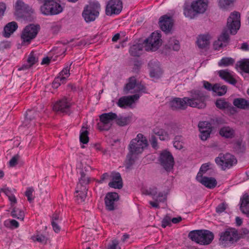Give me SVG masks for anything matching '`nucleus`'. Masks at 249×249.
Wrapping results in <instances>:
<instances>
[{
  "mask_svg": "<svg viewBox=\"0 0 249 249\" xmlns=\"http://www.w3.org/2000/svg\"><path fill=\"white\" fill-rule=\"evenodd\" d=\"M200 138L203 141L206 140L208 137H209L210 134L212 132V130H204L203 131H200Z\"/></svg>",
  "mask_w": 249,
  "mask_h": 249,
  "instance_id": "53",
  "label": "nucleus"
},
{
  "mask_svg": "<svg viewBox=\"0 0 249 249\" xmlns=\"http://www.w3.org/2000/svg\"><path fill=\"white\" fill-rule=\"evenodd\" d=\"M40 11L45 15H54L62 12L63 7L57 0H51L41 6Z\"/></svg>",
  "mask_w": 249,
  "mask_h": 249,
  "instance_id": "8",
  "label": "nucleus"
},
{
  "mask_svg": "<svg viewBox=\"0 0 249 249\" xmlns=\"http://www.w3.org/2000/svg\"><path fill=\"white\" fill-rule=\"evenodd\" d=\"M31 239L33 241L38 242L42 244H46L47 242V238L42 234L32 236Z\"/></svg>",
  "mask_w": 249,
  "mask_h": 249,
  "instance_id": "43",
  "label": "nucleus"
},
{
  "mask_svg": "<svg viewBox=\"0 0 249 249\" xmlns=\"http://www.w3.org/2000/svg\"><path fill=\"white\" fill-rule=\"evenodd\" d=\"M39 29L40 27L38 25L30 24L26 26L21 36L22 43H30L31 41L36 37Z\"/></svg>",
  "mask_w": 249,
  "mask_h": 249,
  "instance_id": "11",
  "label": "nucleus"
},
{
  "mask_svg": "<svg viewBox=\"0 0 249 249\" xmlns=\"http://www.w3.org/2000/svg\"><path fill=\"white\" fill-rule=\"evenodd\" d=\"M161 35L158 32L153 33L150 36L146 39L143 44H136L132 45L130 49V54L134 56H139L142 54L143 47L147 51H156L161 44Z\"/></svg>",
  "mask_w": 249,
  "mask_h": 249,
  "instance_id": "2",
  "label": "nucleus"
},
{
  "mask_svg": "<svg viewBox=\"0 0 249 249\" xmlns=\"http://www.w3.org/2000/svg\"><path fill=\"white\" fill-rule=\"evenodd\" d=\"M239 67L244 72L249 73V60H246L240 62Z\"/></svg>",
  "mask_w": 249,
  "mask_h": 249,
  "instance_id": "50",
  "label": "nucleus"
},
{
  "mask_svg": "<svg viewBox=\"0 0 249 249\" xmlns=\"http://www.w3.org/2000/svg\"><path fill=\"white\" fill-rule=\"evenodd\" d=\"M101 6L98 2L90 3L84 8L82 13L83 17L87 22H90L95 20L99 15Z\"/></svg>",
  "mask_w": 249,
  "mask_h": 249,
  "instance_id": "6",
  "label": "nucleus"
},
{
  "mask_svg": "<svg viewBox=\"0 0 249 249\" xmlns=\"http://www.w3.org/2000/svg\"><path fill=\"white\" fill-rule=\"evenodd\" d=\"M119 199V195L116 193H108L107 194L105 201L106 207L108 211H113L115 209V202Z\"/></svg>",
  "mask_w": 249,
  "mask_h": 249,
  "instance_id": "17",
  "label": "nucleus"
},
{
  "mask_svg": "<svg viewBox=\"0 0 249 249\" xmlns=\"http://www.w3.org/2000/svg\"><path fill=\"white\" fill-rule=\"evenodd\" d=\"M61 83H62V79L58 76L53 82V87L57 89L60 85Z\"/></svg>",
  "mask_w": 249,
  "mask_h": 249,
  "instance_id": "56",
  "label": "nucleus"
},
{
  "mask_svg": "<svg viewBox=\"0 0 249 249\" xmlns=\"http://www.w3.org/2000/svg\"><path fill=\"white\" fill-rule=\"evenodd\" d=\"M147 146L146 139L142 134L139 133L136 138L131 141L128 146V150L130 152L138 155L142 153Z\"/></svg>",
  "mask_w": 249,
  "mask_h": 249,
  "instance_id": "7",
  "label": "nucleus"
},
{
  "mask_svg": "<svg viewBox=\"0 0 249 249\" xmlns=\"http://www.w3.org/2000/svg\"><path fill=\"white\" fill-rule=\"evenodd\" d=\"M171 218L170 216L169 215H166L162 220V227L165 228L166 226H171Z\"/></svg>",
  "mask_w": 249,
  "mask_h": 249,
  "instance_id": "51",
  "label": "nucleus"
},
{
  "mask_svg": "<svg viewBox=\"0 0 249 249\" xmlns=\"http://www.w3.org/2000/svg\"><path fill=\"white\" fill-rule=\"evenodd\" d=\"M219 243L224 247L228 244H232L237 242L241 236L237 230L235 228H227L224 231L219 233Z\"/></svg>",
  "mask_w": 249,
  "mask_h": 249,
  "instance_id": "4",
  "label": "nucleus"
},
{
  "mask_svg": "<svg viewBox=\"0 0 249 249\" xmlns=\"http://www.w3.org/2000/svg\"><path fill=\"white\" fill-rule=\"evenodd\" d=\"M187 97L183 98H175L170 102V106L172 109L174 110H184L188 106Z\"/></svg>",
  "mask_w": 249,
  "mask_h": 249,
  "instance_id": "16",
  "label": "nucleus"
},
{
  "mask_svg": "<svg viewBox=\"0 0 249 249\" xmlns=\"http://www.w3.org/2000/svg\"><path fill=\"white\" fill-rule=\"evenodd\" d=\"M170 48L172 49L173 50L178 51L180 49V45L178 40L174 39H171L169 41Z\"/></svg>",
  "mask_w": 249,
  "mask_h": 249,
  "instance_id": "48",
  "label": "nucleus"
},
{
  "mask_svg": "<svg viewBox=\"0 0 249 249\" xmlns=\"http://www.w3.org/2000/svg\"><path fill=\"white\" fill-rule=\"evenodd\" d=\"M160 161L165 170L167 171H170L173 168L174 164V160L171 153L167 151H162L160 156Z\"/></svg>",
  "mask_w": 249,
  "mask_h": 249,
  "instance_id": "13",
  "label": "nucleus"
},
{
  "mask_svg": "<svg viewBox=\"0 0 249 249\" xmlns=\"http://www.w3.org/2000/svg\"><path fill=\"white\" fill-rule=\"evenodd\" d=\"M90 182V178L84 172H81V178L76 188L75 193L78 203L84 201L87 194V185Z\"/></svg>",
  "mask_w": 249,
  "mask_h": 249,
  "instance_id": "5",
  "label": "nucleus"
},
{
  "mask_svg": "<svg viewBox=\"0 0 249 249\" xmlns=\"http://www.w3.org/2000/svg\"><path fill=\"white\" fill-rule=\"evenodd\" d=\"M174 146L177 149H181L183 147L182 138L180 136H177L175 137Z\"/></svg>",
  "mask_w": 249,
  "mask_h": 249,
  "instance_id": "44",
  "label": "nucleus"
},
{
  "mask_svg": "<svg viewBox=\"0 0 249 249\" xmlns=\"http://www.w3.org/2000/svg\"><path fill=\"white\" fill-rule=\"evenodd\" d=\"M183 13L186 17L190 19L194 18L198 15L195 9L191 7V5L190 6L189 5H186L184 7Z\"/></svg>",
  "mask_w": 249,
  "mask_h": 249,
  "instance_id": "35",
  "label": "nucleus"
},
{
  "mask_svg": "<svg viewBox=\"0 0 249 249\" xmlns=\"http://www.w3.org/2000/svg\"><path fill=\"white\" fill-rule=\"evenodd\" d=\"M198 127L200 131H204V130H212V125L208 122L204 121L199 122L198 124Z\"/></svg>",
  "mask_w": 249,
  "mask_h": 249,
  "instance_id": "46",
  "label": "nucleus"
},
{
  "mask_svg": "<svg viewBox=\"0 0 249 249\" xmlns=\"http://www.w3.org/2000/svg\"><path fill=\"white\" fill-rule=\"evenodd\" d=\"M110 187L115 189H121L123 187V181L119 173L112 174V181L108 183Z\"/></svg>",
  "mask_w": 249,
  "mask_h": 249,
  "instance_id": "25",
  "label": "nucleus"
},
{
  "mask_svg": "<svg viewBox=\"0 0 249 249\" xmlns=\"http://www.w3.org/2000/svg\"><path fill=\"white\" fill-rule=\"evenodd\" d=\"M72 63L69 66H66L64 68L62 71L59 73L58 76L62 79V83H65L67 78H68L70 75V67Z\"/></svg>",
  "mask_w": 249,
  "mask_h": 249,
  "instance_id": "39",
  "label": "nucleus"
},
{
  "mask_svg": "<svg viewBox=\"0 0 249 249\" xmlns=\"http://www.w3.org/2000/svg\"><path fill=\"white\" fill-rule=\"evenodd\" d=\"M210 36L209 35H201L197 40V44L199 48H204L209 44Z\"/></svg>",
  "mask_w": 249,
  "mask_h": 249,
  "instance_id": "33",
  "label": "nucleus"
},
{
  "mask_svg": "<svg viewBox=\"0 0 249 249\" xmlns=\"http://www.w3.org/2000/svg\"><path fill=\"white\" fill-rule=\"evenodd\" d=\"M159 25L161 29L166 33H169L173 25V21L171 17L164 15L160 17Z\"/></svg>",
  "mask_w": 249,
  "mask_h": 249,
  "instance_id": "19",
  "label": "nucleus"
},
{
  "mask_svg": "<svg viewBox=\"0 0 249 249\" xmlns=\"http://www.w3.org/2000/svg\"><path fill=\"white\" fill-rule=\"evenodd\" d=\"M71 105V103L67 100V99L63 98L54 104L53 109L56 112L68 113Z\"/></svg>",
  "mask_w": 249,
  "mask_h": 249,
  "instance_id": "15",
  "label": "nucleus"
},
{
  "mask_svg": "<svg viewBox=\"0 0 249 249\" xmlns=\"http://www.w3.org/2000/svg\"><path fill=\"white\" fill-rule=\"evenodd\" d=\"M37 62V59L34 56L33 53H31L29 55L27 63L32 67Z\"/></svg>",
  "mask_w": 249,
  "mask_h": 249,
  "instance_id": "55",
  "label": "nucleus"
},
{
  "mask_svg": "<svg viewBox=\"0 0 249 249\" xmlns=\"http://www.w3.org/2000/svg\"><path fill=\"white\" fill-rule=\"evenodd\" d=\"M241 211L249 218V196L244 194L240 198Z\"/></svg>",
  "mask_w": 249,
  "mask_h": 249,
  "instance_id": "26",
  "label": "nucleus"
},
{
  "mask_svg": "<svg viewBox=\"0 0 249 249\" xmlns=\"http://www.w3.org/2000/svg\"><path fill=\"white\" fill-rule=\"evenodd\" d=\"M234 0H219V6L222 9H225L233 2Z\"/></svg>",
  "mask_w": 249,
  "mask_h": 249,
  "instance_id": "49",
  "label": "nucleus"
},
{
  "mask_svg": "<svg viewBox=\"0 0 249 249\" xmlns=\"http://www.w3.org/2000/svg\"><path fill=\"white\" fill-rule=\"evenodd\" d=\"M18 28V24L15 21L8 23L4 28L3 36L9 37Z\"/></svg>",
  "mask_w": 249,
  "mask_h": 249,
  "instance_id": "29",
  "label": "nucleus"
},
{
  "mask_svg": "<svg viewBox=\"0 0 249 249\" xmlns=\"http://www.w3.org/2000/svg\"><path fill=\"white\" fill-rule=\"evenodd\" d=\"M196 179L205 187L212 189L217 185V181L214 178L203 177L201 173H198L196 177Z\"/></svg>",
  "mask_w": 249,
  "mask_h": 249,
  "instance_id": "18",
  "label": "nucleus"
},
{
  "mask_svg": "<svg viewBox=\"0 0 249 249\" xmlns=\"http://www.w3.org/2000/svg\"><path fill=\"white\" fill-rule=\"evenodd\" d=\"M52 225L54 232L58 233L60 231L61 228L57 222L52 221Z\"/></svg>",
  "mask_w": 249,
  "mask_h": 249,
  "instance_id": "61",
  "label": "nucleus"
},
{
  "mask_svg": "<svg viewBox=\"0 0 249 249\" xmlns=\"http://www.w3.org/2000/svg\"><path fill=\"white\" fill-rule=\"evenodd\" d=\"M37 112L34 109H29L27 111L25 114V119L23 122V125L24 126H28L34 120L36 119Z\"/></svg>",
  "mask_w": 249,
  "mask_h": 249,
  "instance_id": "28",
  "label": "nucleus"
},
{
  "mask_svg": "<svg viewBox=\"0 0 249 249\" xmlns=\"http://www.w3.org/2000/svg\"><path fill=\"white\" fill-rule=\"evenodd\" d=\"M190 97L188 100V106L192 107L204 108L206 106V95L204 91L198 89H193L189 92Z\"/></svg>",
  "mask_w": 249,
  "mask_h": 249,
  "instance_id": "3",
  "label": "nucleus"
},
{
  "mask_svg": "<svg viewBox=\"0 0 249 249\" xmlns=\"http://www.w3.org/2000/svg\"><path fill=\"white\" fill-rule=\"evenodd\" d=\"M136 155H137V154L131 153L129 151L125 161V166L127 169H130L134 164L137 159Z\"/></svg>",
  "mask_w": 249,
  "mask_h": 249,
  "instance_id": "34",
  "label": "nucleus"
},
{
  "mask_svg": "<svg viewBox=\"0 0 249 249\" xmlns=\"http://www.w3.org/2000/svg\"><path fill=\"white\" fill-rule=\"evenodd\" d=\"M232 72L228 69L220 70L218 74L220 77L231 85H235L237 80L234 78Z\"/></svg>",
  "mask_w": 249,
  "mask_h": 249,
  "instance_id": "23",
  "label": "nucleus"
},
{
  "mask_svg": "<svg viewBox=\"0 0 249 249\" xmlns=\"http://www.w3.org/2000/svg\"><path fill=\"white\" fill-rule=\"evenodd\" d=\"M11 46V43L9 41H3L0 43V49H5L9 48Z\"/></svg>",
  "mask_w": 249,
  "mask_h": 249,
  "instance_id": "62",
  "label": "nucleus"
},
{
  "mask_svg": "<svg viewBox=\"0 0 249 249\" xmlns=\"http://www.w3.org/2000/svg\"><path fill=\"white\" fill-rule=\"evenodd\" d=\"M240 15L237 12L231 13L227 19V27L223 30L217 40L213 43L215 50H220L227 45L229 40V34L235 35L240 27Z\"/></svg>",
  "mask_w": 249,
  "mask_h": 249,
  "instance_id": "1",
  "label": "nucleus"
},
{
  "mask_svg": "<svg viewBox=\"0 0 249 249\" xmlns=\"http://www.w3.org/2000/svg\"><path fill=\"white\" fill-rule=\"evenodd\" d=\"M216 107L220 109H230L234 110V108L231 106V105L227 102L224 99H217L215 102Z\"/></svg>",
  "mask_w": 249,
  "mask_h": 249,
  "instance_id": "31",
  "label": "nucleus"
},
{
  "mask_svg": "<svg viewBox=\"0 0 249 249\" xmlns=\"http://www.w3.org/2000/svg\"><path fill=\"white\" fill-rule=\"evenodd\" d=\"M215 161L223 170H226L232 167L237 163V160L234 156L230 154H220L215 158Z\"/></svg>",
  "mask_w": 249,
  "mask_h": 249,
  "instance_id": "9",
  "label": "nucleus"
},
{
  "mask_svg": "<svg viewBox=\"0 0 249 249\" xmlns=\"http://www.w3.org/2000/svg\"><path fill=\"white\" fill-rule=\"evenodd\" d=\"M116 124L121 126L126 125L128 124L129 119L128 117H118L115 119Z\"/></svg>",
  "mask_w": 249,
  "mask_h": 249,
  "instance_id": "47",
  "label": "nucleus"
},
{
  "mask_svg": "<svg viewBox=\"0 0 249 249\" xmlns=\"http://www.w3.org/2000/svg\"><path fill=\"white\" fill-rule=\"evenodd\" d=\"M226 209V205L224 203H221L216 208V212L217 213L223 212Z\"/></svg>",
  "mask_w": 249,
  "mask_h": 249,
  "instance_id": "59",
  "label": "nucleus"
},
{
  "mask_svg": "<svg viewBox=\"0 0 249 249\" xmlns=\"http://www.w3.org/2000/svg\"><path fill=\"white\" fill-rule=\"evenodd\" d=\"M209 165H210L209 163H205L202 164L198 173H201V175L203 176V174L205 173L206 171L209 169Z\"/></svg>",
  "mask_w": 249,
  "mask_h": 249,
  "instance_id": "58",
  "label": "nucleus"
},
{
  "mask_svg": "<svg viewBox=\"0 0 249 249\" xmlns=\"http://www.w3.org/2000/svg\"><path fill=\"white\" fill-rule=\"evenodd\" d=\"M233 104L237 107L243 109H249V101L243 98H236L233 100Z\"/></svg>",
  "mask_w": 249,
  "mask_h": 249,
  "instance_id": "32",
  "label": "nucleus"
},
{
  "mask_svg": "<svg viewBox=\"0 0 249 249\" xmlns=\"http://www.w3.org/2000/svg\"><path fill=\"white\" fill-rule=\"evenodd\" d=\"M87 129V126L83 125L80 130V141L83 144H86L89 141V137L88 136L89 132Z\"/></svg>",
  "mask_w": 249,
  "mask_h": 249,
  "instance_id": "36",
  "label": "nucleus"
},
{
  "mask_svg": "<svg viewBox=\"0 0 249 249\" xmlns=\"http://www.w3.org/2000/svg\"><path fill=\"white\" fill-rule=\"evenodd\" d=\"M33 192L34 189L33 188H28L25 193V195L27 197L28 200L30 202H31L34 199V197H33Z\"/></svg>",
  "mask_w": 249,
  "mask_h": 249,
  "instance_id": "52",
  "label": "nucleus"
},
{
  "mask_svg": "<svg viewBox=\"0 0 249 249\" xmlns=\"http://www.w3.org/2000/svg\"><path fill=\"white\" fill-rule=\"evenodd\" d=\"M219 134L226 138H232L235 135V130L230 126H224L220 129Z\"/></svg>",
  "mask_w": 249,
  "mask_h": 249,
  "instance_id": "30",
  "label": "nucleus"
},
{
  "mask_svg": "<svg viewBox=\"0 0 249 249\" xmlns=\"http://www.w3.org/2000/svg\"><path fill=\"white\" fill-rule=\"evenodd\" d=\"M234 150L237 153H243L245 150L244 144L240 141H236L233 144Z\"/></svg>",
  "mask_w": 249,
  "mask_h": 249,
  "instance_id": "42",
  "label": "nucleus"
},
{
  "mask_svg": "<svg viewBox=\"0 0 249 249\" xmlns=\"http://www.w3.org/2000/svg\"><path fill=\"white\" fill-rule=\"evenodd\" d=\"M117 117V115L112 112L105 113L100 116V123H98V128L100 130H108L111 127L112 122Z\"/></svg>",
  "mask_w": 249,
  "mask_h": 249,
  "instance_id": "12",
  "label": "nucleus"
},
{
  "mask_svg": "<svg viewBox=\"0 0 249 249\" xmlns=\"http://www.w3.org/2000/svg\"><path fill=\"white\" fill-rule=\"evenodd\" d=\"M150 68V75L152 77H158L161 74V69L159 62L156 61H151L148 63Z\"/></svg>",
  "mask_w": 249,
  "mask_h": 249,
  "instance_id": "27",
  "label": "nucleus"
},
{
  "mask_svg": "<svg viewBox=\"0 0 249 249\" xmlns=\"http://www.w3.org/2000/svg\"><path fill=\"white\" fill-rule=\"evenodd\" d=\"M19 159L18 154L15 155L9 161V165L10 167H14L18 164V161Z\"/></svg>",
  "mask_w": 249,
  "mask_h": 249,
  "instance_id": "54",
  "label": "nucleus"
},
{
  "mask_svg": "<svg viewBox=\"0 0 249 249\" xmlns=\"http://www.w3.org/2000/svg\"><path fill=\"white\" fill-rule=\"evenodd\" d=\"M204 88L209 91H213V85H212L210 83L207 81L203 82Z\"/></svg>",
  "mask_w": 249,
  "mask_h": 249,
  "instance_id": "60",
  "label": "nucleus"
},
{
  "mask_svg": "<svg viewBox=\"0 0 249 249\" xmlns=\"http://www.w3.org/2000/svg\"><path fill=\"white\" fill-rule=\"evenodd\" d=\"M123 8L121 0H110L106 5V14L107 16L119 14Z\"/></svg>",
  "mask_w": 249,
  "mask_h": 249,
  "instance_id": "14",
  "label": "nucleus"
},
{
  "mask_svg": "<svg viewBox=\"0 0 249 249\" xmlns=\"http://www.w3.org/2000/svg\"><path fill=\"white\" fill-rule=\"evenodd\" d=\"M156 189V188H149L148 190H145L143 193L145 195H152L155 196L157 194Z\"/></svg>",
  "mask_w": 249,
  "mask_h": 249,
  "instance_id": "64",
  "label": "nucleus"
},
{
  "mask_svg": "<svg viewBox=\"0 0 249 249\" xmlns=\"http://www.w3.org/2000/svg\"><path fill=\"white\" fill-rule=\"evenodd\" d=\"M118 244L119 243L117 240H113L111 243L108 245L107 249H116V247L118 245Z\"/></svg>",
  "mask_w": 249,
  "mask_h": 249,
  "instance_id": "63",
  "label": "nucleus"
},
{
  "mask_svg": "<svg viewBox=\"0 0 249 249\" xmlns=\"http://www.w3.org/2000/svg\"><path fill=\"white\" fill-rule=\"evenodd\" d=\"M235 61L231 57H223L218 62V65L220 67H228L233 65Z\"/></svg>",
  "mask_w": 249,
  "mask_h": 249,
  "instance_id": "41",
  "label": "nucleus"
},
{
  "mask_svg": "<svg viewBox=\"0 0 249 249\" xmlns=\"http://www.w3.org/2000/svg\"><path fill=\"white\" fill-rule=\"evenodd\" d=\"M208 0H195L191 3V7L198 14H203L208 7Z\"/></svg>",
  "mask_w": 249,
  "mask_h": 249,
  "instance_id": "21",
  "label": "nucleus"
},
{
  "mask_svg": "<svg viewBox=\"0 0 249 249\" xmlns=\"http://www.w3.org/2000/svg\"><path fill=\"white\" fill-rule=\"evenodd\" d=\"M124 91L125 94L129 93H138L140 92L146 93V87L141 83H138L135 77L129 78L128 82L125 85Z\"/></svg>",
  "mask_w": 249,
  "mask_h": 249,
  "instance_id": "10",
  "label": "nucleus"
},
{
  "mask_svg": "<svg viewBox=\"0 0 249 249\" xmlns=\"http://www.w3.org/2000/svg\"><path fill=\"white\" fill-rule=\"evenodd\" d=\"M154 132L159 136L160 140L165 141L169 139V134L163 129H160L157 131L155 130Z\"/></svg>",
  "mask_w": 249,
  "mask_h": 249,
  "instance_id": "45",
  "label": "nucleus"
},
{
  "mask_svg": "<svg viewBox=\"0 0 249 249\" xmlns=\"http://www.w3.org/2000/svg\"><path fill=\"white\" fill-rule=\"evenodd\" d=\"M15 15L21 17L24 13L30 11V7L28 5L25 3L23 0H17L15 5Z\"/></svg>",
  "mask_w": 249,
  "mask_h": 249,
  "instance_id": "22",
  "label": "nucleus"
},
{
  "mask_svg": "<svg viewBox=\"0 0 249 249\" xmlns=\"http://www.w3.org/2000/svg\"><path fill=\"white\" fill-rule=\"evenodd\" d=\"M227 90V87L225 85H221L220 84L213 85V92H215L218 96L224 95Z\"/></svg>",
  "mask_w": 249,
  "mask_h": 249,
  "instance_id": "37",
  "label": "nucleus"
},
{
  "mask_svg": "<svg viewBox=\"0 0 249 249\" xmlns=\"http://www.w3.org/2000/svg\"><path fill=\"white\" fill-rule=\"evenodd\" d=\"M11 215L13 217L22 221L24 218V213L21 209L16 207H13L11 212Z\"/></svg>",
  "mask_w": 249,
  "mask_h": 249,
  "instance_id": "38",
  "label": "nucleus"
},
{
  "mask_svg": "<svg viewBox=\"0 0 249 249\" xmlns=\"http://www.w3.org/2000/svg\"><path fill=\"white\" fill-rule=\"evenodd\" d=\"M201 230H194L191 231L188 234V237L192 241L196 242L198 244L200 239Z\"/></svg>",
  "mask_w": 249,
  "mask_h": 249,
  "instance_id": "40",
  "label": "nucleus"
},
{
  "mask_svg": "<svg viewBox=\"0 0 249 249\" xmlns=\"http://www.w3.org/2000/svg\"><path fill=\"white\" fill-rule=\"evenodd\" d=\"M200 239L198 244L203 245L210 244L213 239V234L208 230H201Z\"/></svg>",
  "mask_w": 249,
  "mask_h": 249,
  "instance_id": "24",
  "label": "nucleus"
},
{
  "mask_svg": "<svg viewBox=\"0 0 249 249\" xmlns=\"http://www.w3.org/2000/svg\"><path fill=\"white\" fill-rule=\"evenodd\" d=\"M8 223H9L10 226L12 228H17L19 226L18 223L16 220L14 219L10 220L9 221L5 222V225H8Z\"/></svg>",
  "mask_w": 249,
  "mask_h": 249,
  "instance_id": "57",
  "label": "nucleus"
},
{
  "mask_svg": "<svg viewBox=\"0 0 249 249\" xmlns=\"http://www.w3.org/2000/svg\"><path fill=\"white\" fill-rule=\"evenodd\" d=\"M139 98L140 95L138 94L122 97L119 99L117 105L119 107L122 108L125 107V106H130L136 101L138 100Z\"/></svg>",
  "mask_w": 249,
  "mask_h": 249,
  "instance_id": "20",
  "label": "nucleus"
}]
</instances>
